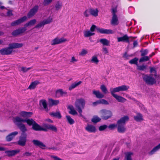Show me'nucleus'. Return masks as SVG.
I'll return each instance as SVG.
<instances>
[{
	"label": "nucleus",
	"mask_w": 160,
	"mask_h": 160,
	"mask_svg": "<svg viewBox=\"0 0 160 160\" xmlns=\"http://www.w3.org/2000/svg\"><path fill=\"white\" fill-rule=\"evenodd\" d=\"M129 120V117L127 116L122 118L117 122L118 131L121 133H124L126 131V128L124 125L126 122Z\"/></svg>",
	"instance_id": "1"
},
{
	"label": "nucleus",
	"mask_w": 160,
	"mask_h": 160,
	"mask_svg": "<svg viewBox=\"0 0 160 160\" xmlns=\"http://www.w3.org/2000/svg\"><path fill=\"white\" fill-rule=\"evenodd\" d=\"M96 29L97 32L101 34H113L114 32L111 29H107L103 28H98L95 25H92L90 29V31L91 32L95 31Z\"/></svg>",
	"instance_id": "2"
},
{
	"label": "nucleus",
	"mask_w": 160,
	"mask_h": 160,
	"mask_svg": "<svg viewBox=\"0 0 160 160\" xmlns=\"http://www.w3.org/2000/svg\"><path fill=\"white\" fill-rule=\"evenodd\" d=\"M143 78L146 83L149 85H152L156 83V79L152 77V75H145L143 77Z\"/></svg>",
	"instance_id": "3"
},
{
	"label": "nucleus",
	"mask_w": 160,
	"mask_h": 160,
	"mask_svg": "<svg viewBox=\"0 0 160 160\" xmlns=\"http://www.w3.org/2000/svg\"><path fill=\"white\" fill-rule=\"evenodd\" d=\"M15 121L17 122H26L29 126L33 125L35 122L32 119H23L19 117H15Z\"/></svg>",
	"instance_id": "4"
},
{
	"label": "nucleus",
	"mask_w": 160,
	"mask_h": 160,
	"mask_svg": "<svg viewBox=\"0 0 160 160\" xmlns=\"http://www.w3.org/2000/svg\"><path fill=\"white\" fill-rule=\"evenodd\" d=\"M85 104V100L83 98H81L76 100L75 106L77 109H82L84 108Z\"/></svg>",
	"instance_id": "5"
},
{
	"label": "nucleus",
	"mask_w": 160,
	"mask_h": 160,
	"mask_svg": "<svg viewBox=\"0 0 160 160\" xmlns=\"http://www.w3.org/2000/svg\"><path fill=\"white\" fill-rule=\"evenodd\" d=\"M27 30V28L25 27H21L18 28L15 30H13L12 32V35L14 37H16L19 35H21L24 33Z\"/></svg>",
	"instance_id": "6"
},
{
	"label": "nucleus",
	"mask_w": 160,
	"mask_h": 160,
	"mask_svg": "<svg viewBox=\"0 0 160 160\" xmlns=\"http://www.w3.org/2000/svg\"><path fill=\"white\" fill-rule=\"evenodd\" d=\"M129 88V86L125 85H122L113 88L111 90V92L115 93L120 91H126Z\"/></svg>",
	"instance_id": "7"
},
{
	"label": "nucleus",
	"mask_w": 160,
	"mask_h": 160,
	"mask_svg": "<svg viewBox=\"0 0 160 160\" xmlns=\"http://www.w3.org/2000/svg\"><path fill=\"white\" fill-rule=\"evenodd\" d=\"M102 114V119L104 120H107L111 118L112 115L111 111L105 109H103L101 111Z\"/></svg>",
	"instance_id": "8"
},
{
	"label": "nucleus",
	"mask_w": 160,
	"mask_h": 160,
	"mask_svg": "<svg viewBox=\"0 0 160 160\" xmlns=\"http://www.w3.org/2000/svg\"><path fill=\"white\" fill-rule=\"evenodd\" d=\"M27 134L21 133L18 141V144L22 146H24L27 141Z\"/></svg>",
	"instance_id": "9"
},
{
	"label": "nucleus",
	"mask_w": 160,
	"mask_h": 160,
	"mask_svg": "<svg viewBox=\"0 0 160 160\" xmlns=\"http://www.w3.org/2000/svg\"><path fill=\"white\" fill-rule=\"evenodd\" d=\"M13 119L14 122L22 132V133L26 134L25 132L27 131V129L25 125L22 123V122H16L15 121V117Z\"/></svg>",
	"instance_id": "10"
},
{
	"label": "nucleus",
	"mask_w": 160,
	"mask_h": 160,
	"mask_svg": "<svg viewBox=\"0 0 160 160\" xmlns=\"http://www.w3.org/2000/svg\"><path fill=\"white\" fill-rule=\"evenodd\" d=\"M27 19V17L26 16H24L12 22L11 24V25L12 26H15L18 25L26 21Z\"/></svg>",
	"instance_id": "11"
},
{
	"label": "nucleus",
	"mask_w": 160,
	"mask_h": 160,
	"mask_svg": "<svg viewBox=\"0 0 160 160\" xmlns=\"http://www.w3.org/2000/svg\"><path fill=\"white\" fill-rule=\"evenodd\" d=\"M12 52V50L10 47L5 48L0 50V53L2 55L10 54Z\"/></svg>",
	"instance_id": "12"
},
{
	"label": "nucleus",
	"mask_w": 160,
	"mask_h": 160,
	"mask_svg": "<svg viewBox=\"0 0 160 160\" xmlns=\"http://www.w3.org/2000/svg\"><path fill=\"white\" fill-rule=\"evenodd\" d=\"M39 7L38 5H35L32 8L27 14V16L28 18H30L34 16L38 12Z\"/></svg>",
	"instance_id": "13"
},
{
	"label": "nucleus",
	"mask_w": 160,
	"mask_h": 160,
	"mask_svg": "<svg viewBox=\"0 0 160 160\" xmlns=\"http://www.w3.org/2000/svg\"><path fill=\"white\" fill-rule=\"evenodd\" d=\"M39 105L40 107L43 108L46 111L48 112V111L47 102L46 100H40L39 102Z\"/></svg>",
	"instance_id": "14"
},
{
	"label": "nucleus",
	"mask_w": 160,
	"mask_h": 160,
	"mask_svg": "<svg viewBox=\"0 0 160 160\" xmlns=\"http://www.w3.org/2000/svg\"><path fill=\"white\" fill-rule=\"evenodd\" d=\"M66 41V39L63 38H62L60 39L57 38L52 40L51 42L52 45H55L56 44H58L61 43Z\"/></svg>",
	"instance_id": "15"
},
{
	"label": "nucleus",
	"mask_w": 160,
	"mask_h": 160,
	"mask_svg": "<svg viewBox=\"0 0 160 160\" xmlns=\"http://www.w3.org/2000/svg\"><path fill=\"white\" fill-rule=\"evenodd\" d=\"M32 128L34 130L36 131H47L46 129L42 128L36 122L34 123L32 126Z\"/></svg>",
	"instance_id": "16"
},
{
	"label": "nucleus",
	"mask_w": 160,
	"mask_h": 160,
	"mask_svg": "<svg viewBox=\"0 0 160 160\" xmlns=\"http://www.w3.org/2000/svg\"><path fill=\"white\" fill-rule=\"evenodd\" d=\"M118 42H129V38L127 34L123 35L122 37L117 38Z\"/></svg>",
	"instance_id": "17"
},
{
	"label": "nucleus",
	"mask_w": 160,
	"mask_h": 160,
	"mask_svg": "<svg viewBox=\"0 0 160 160\" xmlns=\"http://www.w3.org/2000/svg\"><path fill=\"white\" fill-rule=\"evenodd\" d=\"M111 95L116 99L119 102H124L126 101V99L120 96H119L115 94L114 93L111 92Z\"/></svg>",
	"instance_id": "18"
},
{
	"label": "nucleus",
	"mask_w": 160,
	"mask_h": 160,
	"mask_svg": "<svg viewBox=\"0 0 160 160\" xmlns=\"http://www.w3.org/2000/svg\"><path fill=\"white\" fill-rule=\"evenodd\" d=\"M18 134V132L17 131H15L10 133L6 137V140L8 142L11 141Z\"/></svg>",
	"instance_id": "19"
},
{
	"label": "nucleus",
	"mask_w": 160,
	"mask_h": 160,
	"mask_svg": "<svg viewBox=\"0 0 160 160\" xmlns=\"http://www.w3.org/2000/svg\"><path fill=\"white\" fill-rule=\"evenodd\" d=\"M32 142L34 145L38 146L42 149L44 148H45L46 147L45 145L42 142L38 140H33Z\"/></svg>",
	"instance_id": "20"
},
{
	"label": "nucleus",
	"mask_w": 160,
	"mask_h": 160,
	"mask_svg": "<svg viewBox=\"0 0 160 160\" xmlns=\"http://www.w3.org/2000/svg\"><path fill=\"white\" fill-rule=\"evenodd\" d=\"M85 130L89 132H94L96 131V129L93 125L88 124L85 127Z\"/></svg>",
	"instance_id": "21"
},
{
	"label": "nucleus",
	"mask_w": 160,
	"mask_h": 160,
	"mask_svg": "<svg viewBox=\"0 0 160 160\" xmlns=\"http://www.w3.org/2000/svg\"><path fill=\"white\" fill-rule=\"evenodd\" d=\"M139 60L138 58H135L132 59L129 61V63L132 64H135L137 66V69L140 70V66L138 64V62Z\"/></svg>",
	"instance_id": "22"
},
{
	"label": "nucleus",
	"mask_w": 160,
	"mask_h": 160,
	"mask_svg": "<svg viewBox=\"0 0 160 160\" xmlns=\"http://www.w3.org/2000/svg\"><path fill=\"white\" fill-rule=\"evenodd\" d=\"M19 150H8L5 152V153L8 156H12L15 155L19 152Z\"/></svg>",
	"instance_id": "23"
},
{
	"label": "nucleus",
	"mask_w": 160,
	"mask_h": 160,
	"mask_svg": "<svg viewBox=\"0 0 160 160\" xmlns=\"http://www.w3.org/2000/svg\"><path fill=\"white\" fill-rule=\"evenodd\" d=\"M23 46L22 43H15L9 44V46L12 49L13 48H21Z\"/></svg>",
	"instance_id": "24"
},
{
	"label": "nucleus",
	"mask_w": 160,
	"mask_h": 160,
	"mask_svg": "<svg viewBox=\"0 0 160 160\" xmlns=\"http://www.w3.org/2000/svg\"><path fill=\"white\" fill-rule=\"evenodd\" d=\"M59 102V101L58 100H54L52 98H49L48 99V104L50 107L58 105Z\"/></svg>",
	"instance_id": "25"
},
{
	"label": "nucleus",
	"mask_w": 160,
	"mask_h": 160,
	"mask_svg": "<svg viewBox=\"0 0 160 160\" xmlns=\"http://www.w3.org/2000/svg\"><path fill=\"white\" fill-rule=\"evenodd\" d=\"M44 126L46 128L50 129L53 131L56 132L57 131V129L56 126L52 125L44 124Z\"/></svg>",
	"instance_id": "26"
},
{
	"label": "nucleus",
	"mask_w": 160,
	"mask_h": 160,
	"mask_svg": "<svg viewBox=\"0 0 160 160\" xmlns=\"http://www.w3.org/2000/svg\"><path fill=\"white\" fill-rule=\"evenodd\" d=\"M111 23L112 25H117L118 24L119 22L117 15L112 16Z\"/></svg>",
	"instance_id": "27"
},
{
	"label": "nucleus",
	"mask_w": 160,
	"mask_h": 160,
	"mask_svg": "<svg viewBox=\"0 0 160 160\" xmlns=\"http://www.w3.org/2000/svg\"><path fill=\"white\" fill-rule=\"evenodd\" d=\"M67 94V92L63 91L62 89H59L57 90L56 92V96L58 97L64 96L66 95Z\"/></svg>",
	"instance_id": "28"
},
{
	"label": "nucleus",
	"mask_w": 160,
	"mask_h": 160,
	"mask_svg": "<svg viewBox=\"0 0 160 160\" xmlns=\"http://www.w3.org/2000/svg\"><path fill=\"white\" fill-rule=\"evenodd\" d=\"M68 108L69 110V113L73 115H75L78 114V113L75 109L74 107L72 105L69 106Z\"/></svg>",
	"instance_id": "29"
},
{
	"label": "nucleus",
	"mask_w": 160,
	"mask_h": 160,
	"mask_svg": "<svg viewBox=\"0 0 160 160\" xmlns=\"http://www.w3.org/2000/svg\"><path fill=\"white\" fill-rule=\"evenodd\" d=\"M93 94L96 96L97 98H103L104 96L99 91H93Z\"/></svg>",
	"instance_id": "30"
},
{
	"label": "nucleus",
	"mask_w": 160,
	"mask_h": 160,
	"mask_svg": "<svg viewBox=\"0 0 160 160\" xmlns=\"http://www.w3.org/2000/svg\"><path fill=\"white\" fill-rule=\"evenodd\" d=\"M89 12L91 15L96 17L98 15V11L97 8L94 9L92 8L90 9Z\"/></svg>",
	"instance_id": "31"
},
{
	"label": "nucleus",
	"mask_w": 160,
	"mask_h": 160,
	"mask_svg": "<svg viewBox=\"0 0 160 160\" xmlns=\"http://www.w3.org/2000/svg\"><path fill=\"white\" fill-rule=\"evenodd\" d=\"M99 42L101 43L103 46H108L109 45L110 42L106 38H102L99 40Z\"/></svg>",
	"instance_id": "32"
},
{
	"label": "nucleus",
	"mask_w": 160,
	"mask_h": 160,
	"mask_svg": "<svg viewBox=\"0 0 160 160\" xmlns=\"http://www.w3.org/2000/svg\"><path fill=\"white\" fill-rule=\"evenodd\" d=\"M32 114V113L30 112L22 111L21 112L20 115L23 117L27 118L30 117Z\"/></svg>",
	"instance_id": "33"
},
{
	"label": "nucleus",
	"mask_w": 160,
	"mask_h": 160,
	"mask_svg": "<svg viewBox=\"0 0 160 160\" xmlns=\"http://www.w3.org/2000/svg\"><path fill=\"white\" fill-rule=\"evenodd\" d=\"M36 20L35 19H33L30 20L28 22L26 23L24 25V27L25 28L28 26H32L34 25L36 22Z\"/></svg>",
	"instance_id": "34"
},
{
	"label": "nucleus",
	"mask_w": 160,
	"mask_h": 160,
	"mask_svg": "<svg viewBox=\"0 0 160 160\" xmlns=\"http://www.w3.org/2000/svg\"><path fill=\"white\" fill-rule=\"evenodd\" d=\"M84 35L85 37H88L94 35L95 33L94 32H91L89 30H86L84 31Z\"/></svg>",
	"instance_id": "35"
},
{
	"label": "nucleus",
	"mask_w": 160,
	"mask_h": 160,
	"mask_svg": "<svg viewBox=\"0 0 160 160\" xmlns=\"http://www.w3.org/2000/svg\"><path fill=\"white\" fill-rule=\"evenodd\" d=\"M132 152H127L125 153V160H132L131 156L133 155Z\"/></svg>",
	"instance_id": "36"
},
{
	"label": "nucleus",
	"mask_w": 160,
	"mask_h": 160,
	"mask_svg": "<svg viewBox=\"0 0 160 160\" xmlns=\"http://www.w3.org/2000/svg\"><path fill=\"white\" fill-rule=\"evenodd\" d=\"M39 83V82L38 81H35L32 82L29 86L28 88L30 89H34L36 86Z\"/></svg>",
	"instance_id": "37"
},
{
	"label": "nucleus",
	"mask_w": 160,
	"mask_h": 160,
	"mask_svg": "<svg viewBox=\"0 0 160 160\" xmlns=\"http://www.w3.org/2000/svg\"><path fill=\"white\" fill-rule=\"evenodd\" d=\"M50 115L52 116L56 117L58 118H61V116L59 112H52L50 113Z\"/></svg>",
	"instance_id": "38"
},
{
	"label": "nucleus",
	"mask_w": 160,
	"mask_h": 160,
	"mask_svg": "<svg viewBox=\"0 0 160 160\" xmlns=\"http://www.w3.org/2000/svg\"><path fill=\"white\" fill-rule=\"evenodd\" d=\"M160 149V143L157 146L154 147L153 149L149 152V154L150 155L153 154L156 152Z\"/></svg>",
	"instance_id": "39"
},
{
	"label": "nucleus",
	"mask_w": 160,
	"mask_h": 160,
	"mask_svg": "<svg viewBox=\"0 0 160 160\" xmlns=\"http://www.w3.org/2000/svg\"><path fill=\"white\" fill-rule=\"evenodd\" d=\"M66 118L67 121L70 124L72 125L74 123V121L70 116L67 115L66 116Z\"/></svg>",
	"instance_id": "40"
},
{
	"label": "nucleus",
	"mask_w": 160,
	"mask_h": 160,
	"mask_svg": "<svg viewBox=\"0 0 160 160\" xmlns=\"http://www.w3.org/2000/svg\"><path fill=\"white\" fill-rule=\"evenodd\" d=\"M141 57V62H143L148 61L150 58L148 56H143Z\"/></svg>",
	"instance_id": "41"
},
{
	"label": "nucleus",
	"mask_w": 160,
	"mask_h": 160,
	"mask_svg": "<svg viewBox=\"0 0 160 160\" xmlns=\"http://www.w3.org/2000/svg\"><path fill=\"white\" fill-rule=\"evenodd\" d=\"M52 19L50 17L48 18L47 19H45L43 21L45 25L49 24L52 22Z\"/></svg>",
	"instance_id": "42"
},
{
	"label": "nucleus",
	"mask_w": 160,
	"mask_h": 160,
	"mask_svg": "<svg viewBox=\"0 0 160 160\" xmlns=\"http://www.w3.org/2000/svg\"><path fill=\"white\" fill-rule=\"evenodd\" d=\"M91 61L92 62L95 63L96 64L99 62V60L98 59L97 57L96 56H93L92 57Z\"/></svg>",
	"instance_id": "43"
},
{
	"label": "nucleus",
	"mask_w": 160,
	"mask_h": 160,
	"mask_svg": "<svg viewBox=\"0 0 160 160\" xmlns=\"http://www.w3.org/2000/svg\"><path fill=\"white\" fill-rule=\"evenodd\" d=\"M141 56H146L148 53V50L147 49H141Z\"/></svg>",
	"instance_id": "44"
},
{
	"label": "nucleus",
	"mask_w": 160,
	"mask_h": 160,
	"mask_svg": "<svg viewBox=\"0 0 160 160\" xmlns=\"http://www.w3.org/2000/svg\"><path fill=\"white\" fill-rule=\"evenodd\" d=\"M62 6V3L59 2H58L56 4L55 7L56 10H58L61 8Z\"/></svg>",
	"instance_id": "45"
},
{
	"label": "nucleus",
	"mask_w": 160,
	"mask_h": 160,
	"mask_svg": "<svg viewBox=\"0 0 160 160\" xmlns=\"http://www.w3.org/2000/svg\"><path fill=\"white\" fill-rule=\"evenodd\" d=\"M100 89L104 93H107L108 91L107 89L104 85H101Z\"/></svg>",
	"instance_id": "46"
},
{
	"label": "nucleus",
	"mask_w": 160,
	"mask_h": 160,
	"mask_svg": "<svg viewBox=\"0 0 160 160\" xmlns=\"http://www.w3.org/2000/svg\"><path fill=\"white\" fill-rule=\"evenodd\" d=\"M101 119L98 117H94L92 119V121L94 123H97L99 122L100 120Z\"/></svg>",
	"instance_id": "47"
},
{
	"label": "nucleus",
	"mask_w": 160,
	"mask_h": 160,
	"mask_svg": "<svg viewBox=\"0 0 160 160\" xmlns=\"http://www.w3.org/2000/svg\"><path fill=\"white\" fill-rule=\"evenodd\" d=\"M45 25L43 21H41L39 23L36 25L35 27V28H41L42 26H43Z\"/></svg>",
	"instance_id": "48"
},
{
	"label": "nucleus",
	"mask_w": 160,
	"mask_h": 160,
	"mask_svg": "<svg viewBox=\"0 0 160 160\" xmlns=\"http://www.w3.org/2000/svg\"><path fill=\"white\" fill-rule=\"evenodd\" d=\"M32 68L29 67L28 68H26L24 67H22L21 68V71L23 72H27L28 70L31 69Z\"/></svg>",
	"instance_id": "49"
},
{
	"label": "nucleus",
	"mask_w": 160,
	"mask_h": 160,
	"mask_svg": "<svg viewBox=\"0 0 160 160\" xmlns=\"http://www.w3.org/2000/svg\"><path fill=\"white\" fill-rule=\"evenodd\" d=\"M107 126L106 125H102L99 127V130L100 131H103L105 129L107 128Z\"/></svg>",
	"instance_id": "50"
},
{
	"label": "nucleus",
	"mask_w": 160,
	"mask_h": 160,
	"mask_svg": "<svg viewBox=\"0 0 160 160\" xmlns=\"http://www.w3.org/2000/svg\"><path fill=\"white\" fill-rule=\"evenodd\" d=\"M132 56V55H128L126 52H125L124 54L123 57L125 59H128L129 58Z\"/></svg>",
	"instance_id": "51"
},
{
	"label": "nucleus",
	"mask_w": 160,
	"mask_h": 160,
	"mask_svg": "<svg viewBox=\"0 0 160 160\" xmlns=\"http://www.w3.org/2000/svg\"><path fill=\"white\" fill-rule=\"evenodd\" d=\"M53 0H44L43 3L44 5L46 6L51 3Z\"/></svg>",
	"instance_id": "52"
},
{
	"label": "nucleus",
	"mask_w": 160,
	"mask_h": 160,
	"mask_svg": "<svg viewBox=\"0 0 160 160\" xmlns=\"http://www.w3.org/2000/svg\"><path fill=\"white\" fill-rule=\"evenodd\" d=\"M99 102L100 104H103L105 105L109 104V103L106 100L103 99L99 100Z\"/></svg>",
	"instance_id": "53"
},
{
	"label": "nucleus",
	"mask_w": 160,
	"mask_h": 160,
	"mask_svg": "<svg viewBox=\"0 0 160 160\" xmlns=\"http://www.w3.org/2000/svg\"><path fill=\"white\" fill-rule=\"evenodd\" d=\"M76 84L74 82V83H72L69 87V90L70 91L72 89L76 88Z\"/></svg>",
	"instance_id": "54"
},
{
	"label": "nucleus",
	"mask_w": 160,
	"mask_h": 160,
	"mask_svg": "<svg viewBox=\"0 0 160 160\" xmlns=\"http://www.w3.org/2000/svg\"><path fill=\"white\" fill-rule=\"evenodd\" d=\"M117 12V8H113L112 9V16H116V14Z\"/></svg>",
	"instance_id": "55"
},
{
	"label": "nucleus",
	"mask_w": 160,
	"mask_h": 160,
	"mask_svg": "<svg viewBox=\"0 0 160 160\" xmlns=\"http://www.w3.org/2000/svg\"><path fill=\"white\" fill-rule=\"evenodd\" d=\"M102 51L104 54H107L108 53V50L107 48L105 47H103L102 49Z\"/></svg>",
	"instance_id": "56"
},
{
	"label": "nucleus",
	"mask_w": 160,
	"mask_h": 160,
	"mask_svg": "<svg viewBox=\"0 0 160 160\" xmlns=\"http://www.w3.org/2000/svg\"><path fill=\"white\" fill-rule=\"evenodd\" d=\"M88 53V51L85 49H82L79 53V54L82 56Z\"/></svg>",
	"instance_id": "57"
},
{
	"label": "nucleus",
	"mask_w": 160,
	"mask_h": 160,
	"mask_svg": "<svg viewBox=\"0 0 160 160\" xmlns=\"http://www.w3.org/2000/svg\"><path fill=\"white\" fill-rule=\"evenodd\" d=\"M117 125L115 124H111L109 125L108 127V128L111 129H113L115 128L116 126Z\"/></svg>",
	"instance_id": "58"
},
{
	"label": "nucleus",
	"mask_w": 160,
	"mask_h": 160,
	"mask_svg": "<svg viewBox=\"0 0 160 160\" xmlns=\"http://www.w3.org/2000/svg\"><path fill=\"white\" fill-rule=\"evenodd\" d=\"M134 119L137 121H140V114L138 113L137 116L134 117Z\"/></svg>",
	"instance_id": "59"
},
{
	"label": "nucleus",
	"mask_w": 160,
	"mask_h": 160,
	"mask_svg": "<svg viewBox=\"0 0 160 160\" xmlns=\"http://www.w3.org/2000/svg\"><path fill=\"white\" fill-rule=\"evenodd\" d=\"M83 14L86 17H88L89 16V14L88 10H86L83 13Z\"/></svg>",
	"instance_id": "60"
},
{
	"label": "nucleus",
	"mask_w": 160,
	"mask_h": 160,
	"mask_svg": "<svg viewBox=\"0 0 160 160\" xmlns=\"http://www.w3.org/2000/svg\"><path fill=\"white\" fill-rule=\"evenodd\" d=\"M147 66L144 65H141V70H144L146 69Z\"/></svg>",
	"instance_id": "61"
},
{
	"label": "nucleus",
	"mask_w": 160,
	"mask_h": 160,
	"mask_svg": "<svg viewBox=\"0 0 160 160\" xmlns=\"http://www.w3.org/2000/svg\"><path fill=\"white\" fill-rule=\"evenodd\" d=\"M32 153L29 152H26L23 154V155L26 156H30L31 155Z\"/></svg>",
	"instance_id": "62"
},
{
	"label": "nucleus",
	"mask_w": 160,
	"mask_h": 160,
	"mask_svg": "<svg viewBox=\"0 0 160 160\" xmlns=\"http://www.w3.org/2000/svg\"><path fill=\"white\" fill-rule=\"evenodd\" d=\"M99 100H98L96 102H94L92 104L93 106H96L98 104H100L99 102Z\"/></svg>",
	"instance_id": "63"
},
{
	"label": "nucleus",
	"mask_w": 160,
	"mask_h": 160,
	"mask_svg": "<svg viewBox=\"0 0 160 160\" xmlns=\"http://www.w3.org/2000/svg\"><path fill=\"white\" fill-rule=\"evenodd\" d=\"M12 15V11L11 10H9L7 12L8 16H11Z\"/></svg>",
	"instance_id": "64"
}]
</instances>
